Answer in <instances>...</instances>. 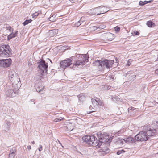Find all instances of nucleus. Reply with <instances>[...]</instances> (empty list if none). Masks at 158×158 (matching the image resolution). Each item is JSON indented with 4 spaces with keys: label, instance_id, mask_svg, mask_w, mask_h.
<instances>
[{
    "label": "nucleus",
    "instance_id": "c756f323",
    "mask_svg": "<svg viewBox=\"0 0 158 158\" xmlns=\"http://www.w3.org/2000/svg\"><path fill=\"white\" fill-rule=\"evenodd\" d=\"M89 109L90 110H92L89 112V114L91 113L92 112H95V110H94V107L93 106H92L91 105L89 107Z\"/></svg>",
    "mask_w": 158,
    "mask_h": 158
},
{
    "label": "nucleus",
    "instance_id": "6e6552de",
    "mask_svg": "<svg viewBox=\"0 0 158 158\" xmlns=\"http://www.w3.org/2000/svg\"><path fill=\"white\" fill-rule=\"evenodd\" d=\"M91 101L92 103V106L94 107V110H97L98 105H101V101L99 98H97L96 99L92 98L91 99Z\"/></svg>",
    "mask_w": 158,
    "mask_h": 158
},
{
    "label": "nucleus",
    "instance_id": "6ab92c4d",
    "mask_svg": "<svg viewBox=\"0 0 158 158\" xmlns=\"http://www.w3.org/2000/svg\"><path fill=\"white\" fill-rule=\"evenodd\" d=\"M18 34V31H16L15 33L12 32L11 34H9L8 37V40H10L12 38L15 37L17 36Z\"/></svg>",
    "mask_w": 158,
    "mask_h": 158
},
{
    "label": "nucleus",
    "instance_id": "e433bc0d",
    "mask_svg": "<svg viewBox=\"0 0 158 158\" xmlns=\"http://www.w3.org/2000/svg\"><path fill=\"white\" fill-rule=\"evenodd\" d=\"M134 34L135 35H139V32L137 31H135L134 32Z\"/></svg>",
    "mask_w": 158,
    "mask_h": 158
},
{
    "label": "nucleus",
    "instance_id": "4468645a",
    "mask_svg": "<svg viewBox=\"0 0 158 158\" xmlns=\"http://www.w3.org/2000/svg\"><path fill=\"white\" fill-rule=\"evenodd\" d=\"M125 142L128 144H131L134 143L135 140L131 137H129L124 139Z\"/></svg>",
    "mask_w": 158,
    "mask_h": 158
},
{
    "label": "nucleus",
    "instance_id": "8fccbe9b",
    "mask_svg": "<svg viewBox=\"0 0 158 158\" xmlns=\"http://www.w3.org/2000/svg\"><path fill=\"white\" fill-rule=\"evenodd\" d=\"M130 72H130V71H129V72H128L127 73V74H130Z\"/></svg>",
    "mask_w": 158,
    "mask_h": 158
},
{
    "label": "nucleus",
    "instance_id": "a19ab883",
    "mask_svg": "<svg viewBox=\"0 0 158 158\" xmlns=\"http://www.w3.org/2000/svg\"><path fill=\"white\" fill-rule=\"evenodd\" d=\"M53 17V15L51 17L49 18V20H50V21H52V22H53L55 20V19H52V17Z\"/></svg>",
    "mask_w": 158,
    "mask_h": 158
},
{
    "label": "nucleus",
    "instance_id": "603ef678",
    "mask_svg": "<svg viewBox=\"0 0 158 158\" xmlns=\"http://www.w3.org/2000/svg\"><path fill=\"white\" fill-rule=\"evenodd\" d=\"M71 125H72V124H70L69 125V126L70 127Z\"/></svg>",
    "mask_w": 158,
    "mask_h": 158
},
{
    "label": "nucleus",
    "instance_id": "5fc2aeb1",
    "mask_svg": "<svg viewBox=\"0 0 158 158\" xmlns=\"http://www.w3.org/2000/svg\"><path fill=\"white\" fill-rule=\"evenodd\" d=\"M52 31L53 32H54V31H54V30H53V31Z\"/></svg>",
    "mask_w": 158,
    "mask_h": 158
},
{
    "label": "nucleus",
    "instance_id": "0eeeda50",
    "mask_svg": "<svg viewBox=\"0 0 158 158\" xmlns=\"http://www.w3.org/2000/svg\"><path fill=\"white\" fill-rule=\"evenodd\" d=\"M72 64L71 59L70 58L68 60H65L60 62V67L64 70L67 67H69Z\"/></svg>",
    "mask_w": 158,
    "mask_h": 158
},
{
    "label": "nucleus",
    "instance_id": "bb28decb",
    "mask_svg": "<svg viewBox=\"0 0 158 158\" xmlns=\"http://www.w3.org/2000/svg\"><path fill=\"white\" fill-rule=\"evenodd\" d=\"M128 110L129 112H131V111H134V112L136 111L137 110V109L135 108H134L133 107H131L129 108L128 109Z\"/></svg>",
    "mask_w": 158,
    "mask_h": 158
},
{
    "label": "nucleus",
    "instance_id": "49530a36",
    "mask_svg": "<svg viewBox=\"0 0 158 158\" xmlns=\"http://www.w3.org/2000/svg\"><path fill=\"white\" fill-rule=\"evenodd\" d=\"M155 72L156 73L158 74V69L155 70Z\"/></svg>",
    "mask_w": 158,
    "mask_h": 158
},
{
    "label": "nucleus",
    "instance_id": "6e6d98bb",
    "mask_svg": "<svg viewBox=\"0 0 158 158\" xmlns=\"http://www.w3.org/2000/svg\"><path fill=\"white\" fill-rule=\"evenodd\" d=\"M157 61H158V57H157Z\"/></svg>",
    "mask_w": 158,
    "mask_h": 158
},
{
    "label": "nucleus",
    "instance_id": "f8f14e48",
    "mask_svg": "<svg viewBox=\"0 0 158 158\" xmlns=\"http://www.w3.org/2000/svg\"><path fill=\"white\" fill-rule=\"evenodd\" d=\"M11 63L12 60L10 58L7 59H3L4 68L9 67L11 65Z\"/></svg>",
    "mask_w": 158,
    "mask_h": 158
},
{
    "label": "nucleus",
    "instance_id": "393cba45",
    "mask_svg": "<svg viewBox=\"0 0 158 158\" xmlns=\"http://www.w3.org/2000/svg\"><path fill=\"white\" fill-rule=\"evenodd\" d=\"M106 27V26L104 25L101 24L99 25H97L96 26V27L98 28V29H104Z\"/></svg>",
    "mask_w": 158,
    "mask_h": 158
},
{
    "label": "nucleus",
    "instance_id": "a211bd4d",
    "mask_svg": "<svg viewBox=\"0 0 158 158\" xmlns=\"http://www.w3.org/2000/svg\"><path fill=\"white\" fill-rule=\"evenodd\" d=\"M35 87L36 91L38 92H40L43 90L44 87L41 85L36 84L35 85Z\"/></svg>",
    "mask_w": 158,
    "mask_h": 158
},
{
    "label": "nucleus",
    "instance_id": "de8ad7c7",
    "mask_svg": "<svg viewBox=\"0 0 158 158\" xmlns=\"http://www.w3.org/2000/svg\"><path fill=\"white\" fill-rule=\"evenodd\" d=\"M109 152V150L108 149H106V153H107Z\"/></svg>",
    "mask_w": 158,
    "mask_h": 158
},
{
    "label": "nucleus",
    "instance_id": "dca6fc26",
    "mask_svg": "<svg viewBox=\"0 0 158 158\" xmlns=\"http://www.w3.org/2000/svg\"><path fill=\"white\" fill-rule=\"evenodd\" d=\"M99 7L101 14L106 13L110 10L109 8H107L105 6H99Z\"/></svg>",
    "mask_w": 158,
    "mask_h": 158
},
{
    "label": "nucleus",
    "instance_id": "39448f33",
    "mask_svg": "<svg viewBox=\"0 0 158 158\" xmlns=\"http://www.w3.org/2000/svg\"><path fill=\"white\" fill-rule=\"evenodd\" d=\"M11 49L8 45H3L0 47V57L8 56L11 54Z\"/></svg>",
    "mask_w": 158,
    "mask_h": 158
},
{
    "label": "nucleus",
    "instance_id": "f704fd0d",
    "mask_svg": "<svg viewBox=\"0 0 158 158\" xmlns=\"http://www.w3.org/2000/svg\"><path fill=\"white\" fill-rule=\"evenodd\" d=\"M0 67L4 68V65L3 64V59L0 60Z\"/></svg>",
    "mask_w": 158,
    "mask_h": 158
},
{
    "label": "nucleus",
    "instance_id": "5701e85b",
    "mask_svg": "<svg viewBox=\"0 0 158 158\" xmlns=\"http://www.w3.org/2000/svg\"><path fill=\"white\" fill-rule=\"evenodd\" d=\"M150 1H144V2H143L141 1H140L139 2V5L140 6H143L148 2H150Z\"/></svg>",
    "mask_w": 158,
    "mask_h": 158
},
{
    "label": "nucleus",
    "instance_id": "c03bdc74",
    "mask_svg": "<svg viewBox=\"0 0 158 158\" xmlns=\"http://www.w3.org/2000/svg\"><path fill=\"white\" fill-rule=\"evenodd\" d=\"M59 143L60 145L62 146V147L63 148L64 146L62 145V144L60 143V141L58 140Z\"/></svg>",
    "mask_w": 158,
    "mask_h": 158
},
{
    "label": "nucleus",
    "instance_id": "473e14b6",
    "mask_svg": "<svg viewBox=\"0 0 158 158\" xmlns=\"http://www.w3.org/2000/svg\"><path fill=\"white\" fill-rule=\"evenodd\" d=\"M120 27L118 26H116L114 27V30L117 32H118L120 31Z\"/></svg>",
    "mask_w": 158,
    "mask_h": 158
},
{
    "label": "nucleus",
    "instance_id": "423d86ee",
    "mask_svg": "<svg viewBox=\"0 0 158 158\" xmlns=\"http://www.w3.org/2000/svg\"><path fill=\"white\" fill-rule=\"evenodd\" d=\"M38 64H39L38 66V68L39 69V70L42 71H43L44 72L47 73L48 66V64L46 63L45 61L44 60H41Z\"/></svg>",
    "mask_w": 158,
    "mask_h": 158
},
{
    "label": "nucleus",
    "instance_id": "4c0bfd02",
    "mask_svg": "<svg viewBox=\"0 0 158 158\" xmlns=\"http://www.w3.org/2000/svg\"><path fill=\"white\" fill-rule=\"evenodd\" d=\"M40 148H38L39 151L40 152L42 150V146L41 145H40Z\"/></svg>",
    "mask_w": 158,
    "mask_h": 158
},
{
    "label": "nucleus",
    "instance_id": "20e7f679",
    "mask_svg": "<svg viewBox=\"0 0 158 158\" xmlns=\"http://www.w3.org/2000/svg\"><path fill=\"white\" fill-rule=\"evenodd\" d=\"M114 63L113 60H105L102 61L100 60H97L94 61L93 64L94 65L98 66H101L102 67H106V68H109L112 66Z\"/></svg>",
    "mask_w": 158,
    "mask_h": 158
},
{
    "label": "nucleus",
    "instance_id": "7ed1b4c3",
    "mask_svg": "<svg viewBox=\"0 0 158 158\" xmlns=\"http://www.w3.org/2000/svg\"><path fill=\"white\" fill-rule=\"evenodd\" d=\"M8 77L9 79L12 83V87L16 89H19L21 84L18 74L14 71H10Z\"/></svg>",
    "mask_w": 158,
    "mask_h": 158
},
{
    "label": "nucleus",
    "instance_id": "aec40b11",
    "mask_svg": "<svg viewBox=\"0 0 158 158\" xmlns=\"http://www.w3.org/2000/svg\"><path fill=\"white\" fill-rule=\"evenodd\" d=\"M82 56H83V59L82 60V61L84 60V61L85 62H87L88 61V58L89 57H88V53L85 55H83Z\"/></svg>",
    "mask_w": 158,
    "mask_h": 158
},
{
    "label": "nucleus",
    "instance_id": "2eb2a0df",
    "mask_svg": "<svg viewBox=\"0 0 158 158\" xmlns=\"http://www.w3.org/2000/svg\"><path fill=\"white\" fill-rule=\"evenodd\" d=\"M91 11L93 15H98L101 14L99 7L95 8L91 10Z\"/></svg>",
    "mask_w": 158,
    "mask_h": 158
},
{
    "label": "nucleus",
    "instance_id": "3c124183",
    "mask_svg": "<svg viewBox=\"0 0 158 158\" xmlns=\"http://www.w3.org/2000/svg\"><path fill=\"white\" fill-rule=\"evenodd\" d=\"M32 143L33 144H34L35 143V142L34 141H33L32 142Z\"/></svg>",
    "mask_w": 158,
    "mask_h": 158
},
{
    "label": "nucleus",
    "instance_id": "9d476101",
    "mask_svg": "<svg viewBox=\"0 0 158 158\" xmlns=\"http://www.w3.org/2000/svg\"><path fill=\"white\" fill-rule=\"evenodd\" d=\"M19 89H16L14 88L13 89L9 90L7 91V95L12 97H14L18 93V90Z\"/></svg>",
    "mask_w": 158,
    "mask_h": 158
},
{
    "label": "nucleus",
    "instance_id": "72a5a7b5",
    "mask_svg": "<svg viewBox=\"0 0 158 158\" xmlns=\"http://www.w3.org/2000/svg\"><path fill=\"white\" fill-rule=\"evenodd\" d=\"M38 15L39 13H38L35 12L32 14V16L33 18H35Z\"/></svg>",
    "mask_w": 158,
    "mask_h": 158
},
{
    "label": "nucleus",
    "instance_id": "412c9836",
    "mask_svg": "<svg viewBox=\"0 0 158 158\" xmlns=\"http://www.w3.org/2000/svg\"><path fill=\"white\" fill-rule=\"evenodd\" d=\"M147 25L149 27H153L155 26V24L151 21H148L147 22Z\"/></svg>",
    "mask_w": 158,
    "mask_h": 158
},
{
    "label": "nucleus",
    "instance_id": "a878e982",
    "mask_svg": "<svg viewBox=\"0 0 158 158\" xmlns=\"http://www.w3.org/2000/svg\"><path fill=\"white\" fill-rule=\"evenodd\" d=\"M10 123H6L5 125V127H7L5 129V130L6 131H8L9 130V128H10Z\"/></svg>",
    "mask_w": 158,
    "mask_h": 158
},
{
    "label": "nucleus",
    "instance_id": "b1692460",
    "mask_svg": "<svg viewBox=\"0 0 158 158\" xmlns=\"http://www.w3.org/2000/svg\"><path fill=\"white\" fill-rule=\"evenodd\" d=\"M83 21V20H82V18H81L79 21L75 23V26L77 27H79L81 25Z\"/></svg>",
    "mask_w": 158,
    "mask_h": 158
},
{
    "label": "nucleus",
    "instance_id": "4d7b16f0",
    "mask_svg": "<svg viewBox=\"0 0 158 158\" xmlns=\"http://www.w3.org/2000/svg\"><path fill=\"white\" fill-rule=\"evenodd\" d=\"M114 97L113 98V100H114Z\"/></svg>",
    "mask_w": 158,
    "mask_h": 158
},
{
    "label": "nucleus",
    "instance_id": "f257e3e1",
    "mask_svg": "<svg viewBox=\"0 0 158 158\" xmlns=\"http://www.w3.org/2000/svg\"><path fill=\"white\" fill-rule=\"evenodd\" d=\"M157 134L155 129L149 125H145L143 127V131L136 135L135 139L137 141H147L150 137L156 135Z\"/></svg>",
    "mask_w": 158,
    "mask_h": 158
},
{
    "label": "nucleus",
    "instance_id": "ea45409f",
    "mask_svg": "<svg viewBox=\"0 0 158 158\" xmlns=\"http://www.w3.org/2000/svg\"><path fill=\"white\" fill-rule=\"evenodd\" d=\"M6 29L7 30L9 31H10L11 30V27L10 26H8L6 27Z\"/></svg>",
    "mask_w": 158,
    "mask_h": 158
},
{
    "label": "nucleus",
    "instance_id": "f3484780",
    "mask_svg": "<svg viewBox=\"0 0 158 158\" xmlns=\"http://www.w3.org/2000/svg\"><path fill=\"white\" fill-rule=\"evenodd\" d=\"M85 64V62L84 60L81 61L78 60L75 62V63L74 64V66H78L80 65H83Z\"/></svg>",
    "mask_w": 158,
    "mask_h": 158
},
{
    "label": "nucleus",
    "instance_id": "09e8293b",
    "mask_svg": "<svg viewBox=\"0 0 158 158\" xmlns=\"http://www.w3.org/2000/svg\"><path fill=\"white\" fill-rule=\"evenodd\" d=\"M73 129V127H72L71 128H70L69 129V131H72Z\"/></svg>",
    "mask_w": 158,
    "mask_h": 158
},
{
    "label": "nucleus",
    "instance_id": "2f4dec72",
    "mask_svg": "<svg viewBox=\"0 0 158 158\" xmlns=\"http://www.w3.org/2000/svg\"><path fill=\"white\" fill-rule=\"evenodd\" d=\"M63 119V118L60 117L59 118H56L53 121L56 122H58L61 121Z\"/></svg>",
    "mask_w": 158,
    "mask_h": 158
},
{
    "label": "nucleus",
    "instance_id": "37998d69",
    "mask_svg": "<svg viewBox=\"0 0 158 158\" xmlns=\"http://www.w3.org/2000/svg\"><path fill=\"white\" fill-rule=\"evenodd\" d=\"M96 27V26H94L92 27L93 28V29H94V30L98 29V28H97V27Z\"/></svg>",
    "mask_w": 158,
    "mask_h": 158
},
{
    "label": "nucleus",
    "instance_id": "864d4df0",
    "mask_svg": "<svg viewBox=\"0 0 158 158\" xmlns=\"http://www.w3.org/2000/svg\"><path fill=\"white\" fill-rule=\"evenodd\" d=\"M48 59L49 60H50V61L52 63V61H51V60H50L49 59Z\"/></svg>",
    "mask_w": 158,
    "mask_h": 158
},
{
    "label": "nucleus",
    "instance_id": "a18cd8bd",
    "mask_svg": "<svg viewBox=\"0 0 158 158\" xmlns=\"http://www.w3.org/2000/svg\"><path fill=\"white\" fill-rule=\"evenodd\" d=\"M127 64L128 65V66H130V63L129 62V61H128L127 63Z\"/></svg>",
    "mask_w": 158,
    "mask_h": 158
},
{
    "label": "nucleus",
    "instance_id": "9b49d317",
    "mask_svg": "<svg viewBox=\"0 0 158 158\" xmlns=\"http://www.w3.org/2000/svg\"><path fill=\"white\" fill-rule=\"evenodd\" d=\"M44 72V71H38V73L36 74L35 78L37 80H41L43 77Z\"/></svg>",
    "mask_w": 158,
    "mask_h": 158
},
{
    "label": "nucleus",
    "instance_id": "ddd939ff",
    "mask_svg": "<svg viewBox=\"0 0 158 158\" xmlns=\"http://www.w3.org/2000/svg\"><path fill=\"white\" fill-rule=\"evenodd\" d=\"M106 39V40L111 41L114 39V35L110 33H106L104 35Z\"/></svg>",
    "mask_w": 158,
    "mask_h": 158
},
{
    "label": "nucleus",
    "instance_id": "c85d7f7f",
    "mask_svg": "<svg viewBox=\"0 0 158 158\" xmlns=\"http://www.w3.org/2000/svg\"><path fill=\"white\" fill-rule=\"evenodd\" d=\"M15 148H13L10 150V154L12 155L15 154Z\"/></svg>",
    "mask_w": 158,
    "mask_h": 158
},
{
    "label": "nucleus",
    "instance_id": "1a4fd4ad",
    "mask_svg": "<svg viewBox=\"0 0 158 158\" xmlns=\"http://www.w3.org/2000/svg\"><path fill=\"white\" fill-rule=\"evenodd\" d=\"M97 135L99 140L104 142L108 138V135L106 133L102 134L99 132L97 134Z\"/></svg>",
    "mask_w": 158,
    "mask_h": 158
},
{
    "label": "nucleus",
    "instance_id": "f03ea898",
    "mask_svg": "<svg viewBox=\"0 0 158 158\" xmlns=\"http://www.w3.org/2000/svg\"><path fill=\"white\" fill-rule=\"evenodd\" d=\"M83 141L88 144L100 148L104 142L99 140L98 141L96 137L94 135H86L82 138Z\"/></svg>",
    "mask_w": 158,
    "mask_h": 158
},
{
    "label": "nucleus",
    "instance_id": "79ce46f5",
    "mask_svg": "<svg viewBox=\"0 0 158 158\" xmlns=\"http://www.w3.org/2000/svg\"><path fill=\"white\" fill-rule=\"evenodd\" d=\"M27 149H28V150H30V149H31V146H30V145H28V146H27Z\"/></svg>",
    "mask_w": 158,
    "mask_h": 158
},
{
    "label": "nucleus",
    "instance_id": "4be33fe9",
    "mask_svg": "<svg viewBox=\"0 0 158 158\" xmlns=\"http://www.w3.org/2000/svg\"><path fill=\"white\" fill-rule=\"evenodd\" d=\"M116 142L117 144H123L125 143V140L124 139H120L117 140Z\"/></svg>",
    "mask_w": 158,
    "mask_h": 158
},
{
    "label": "nucleus",
    "instance_id": "7c9ffc66",
    "mask_svg": "<svg viewBox=\"0 0 158 158\" xmlns=\"http://www.w3.org/2000/svg\"><path fill=\"white\" fill-rule=\"evenodd\" d=\"M125 152V151L123 150H119L117 152V154L118 155H119Z\"/></svg>",
    "mask_w": 158,
    "mask_h": 158
},
{
    "label": "nucleus",
    "instance_id": "58836bf2",
    "mask_svg": "<svg viewBox=\"0 0 158 158\" xmlns=\"http://www.w3.org/2000/svg\"><path fill=\"white\" fill-rule=\"evenodd\" d=\"M15 155V154H10L9 153V158H13L14 156Z\"/></svg>",
    "mask_w": 158,
    "mask_h": 158
},
{
    "label": "nucleus",
    "instance_id": "cd10ccee",
    "mask_svg": "<svg viewBox=\"0 0 158 158\" xmlns=\"http://www.w3.org/2000/svg\"><path fill=\"white\" fill-rule=\"evenodd\" d=\"M32 20L31 19H30L28 20H25L23 23V24L24 26H25L26 25L28 24L29 23H30L31 22Z\"/></svg>",
    "mask_w": 158,
    "mask_h": 158
},
{
    "label": "nucleus",
    "instance_id": "c9c22d12",
    "mask_svg": "<svg viewBox=\"0 0 158 158\" xmlns=\"http://www.w3.org/2000/svg\"><path fill=\"white\" fill-rule=\"evenodd\" d=\"M135 77H136V76L135 75H133L132 76H131L129 77V79L130 80H131L133 79V80H134V79H135Z\"/></svg>",
    "mask_w": 158,
    "mask_h": 158
}]
</instances>
